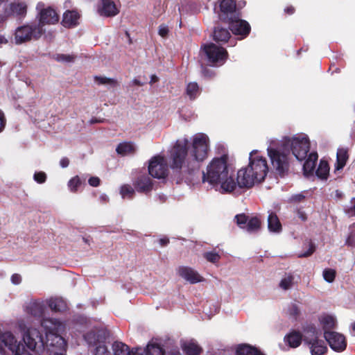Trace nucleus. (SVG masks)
<instances>
[{
  "label": "nucleus",
  "instance_id": "obj_23",
  "mask_svg": "<svg viewBox=\"0 0 355 355\" xmlns=\"http://www.w3.org/2000/svg\"><path fill=\"white\" fill-rule=\"evenodd\" d=\"M306 159L303 164V171L305 175H311L313 174L315 163L318 160V154L315 152H311L307 155Z\"/></svg>",
  "mask_w": 355,
  "mask_h": 355
},
{
  "label": "nucleus",
  "instance_id": "obj_28",
  "mask_svg": "<svg viewBox=\"0 0 355 355\" xmlns=\"http://www.w3.org/2000/svg\"><path fill=\"white\" fill-rule=\"evenodd\" d=\"M79 14L74 10L66 11L63 15L62 24L64 27H71L77 25Z\"/></svg>",
  "mask_w": 355,
  "mask_h": 355
},
{
  "label": "nucleus",
  "instance_id": "obj_12",
  "mask_svg": "<svg viewBox=\"0 0 355 355\" xmlns=\"http://www.w3.org/2000/svg\"><path fill=\"white\" fill-rule=\"evenodd\" d=\"M225 21L229 23L230 28L232 33L241 35V39L249 34L250 30L249 24L246 21L239 19L236 15L233 17H230Z\"/></svg>",
  "mask_w": 355,
  "mask_h": 355
},
{
  "label": "nucleus",
  "instance_id": "obj_38",
  "mask_svg": "<svg viewBox=\"0 0 355 355\" xmlns=\"http://www.w3.org/2000/svg\"><path fill=\"white\" fill-rule=\"evenodd\" d=\"M85 182V178L76 175L69 180L67 187L71 192L76 193L78 191V188L84 184Z\"/></svg>",
  "mask_w": 355,
  "mask_h": 355
},
{
  "label": "nucleus",
  "instance_id": "obj_6",
  "mask_svg": "<svg viewBox=\"0 0 355 355\" xmlns=\"http://www.w3.org/2000/svg\"><path fill=\"white\" fill-rule=\"evenodd\" d=\"M113 355H165V351L157 339H152L145 347H136L131 350L125 343L115 341L112 345Z\"/></svg>",
  "mask_w": 355,
  "mask_h": 355
},
{
  "label": "nucleus",
  "instance_id": "obj_4",
  "mask_svg": "<svg viewBox=\"0 0 355 355\" xmlns=\"http://www.w3.org/2000/svg\"><path fill=\"white\" fill-rule=\"evenodd\" d=\"M227 155L214 157L208 164L206 173H202V181L210 184H220L221 193H231L236 187L237 183L229 174Z\"/></svg>",
  "mask_w": 355,
  "mask_h": 355
},
{
  "label": "nucleus",
  "instance_id": "obj_3",
  "mask_svg": "<svg viewBox=\"0 0 355 355\" xmlns=\"http://www.w3.org/2000/svg\"><path fill=\"white\" fill-rule=\"evenodd\" d=\"M19 330L22 334V340H17L10 331H0V354L9 352L12 355H31V352L40 353L44 348L45 340L42 333L36 328L29 327L25 320L17 322Z\"/></svg>",
  "mask_w": 355,
  "mask_h": 355
},
{
  "label": "nucleus",
  "instance_id": "obj_39",
  "mask_svg": "<svg viewBox=\"0 0 355 355\" xmlns=\"http://www.w3.org/2000/svg\"><path fill=\"white\" fill-rule=\"evenodd\" d=\"M135 193V189L129 184H123L120 188V194L123 199H132Z\"/></svg>",
  "mask_w": 355,
  "mask_h": 355
},
{
  "label": "nucleus",
  "instance_id": "obj_48",
  "mask_svg": "<svg viewBox=\"0 0 355 355\" xmlns=\"http://www.w3.org/2000/svg\"><path fill=\"white\" fill-rule=\"evenodd\" d=\"M345 211L349 216H355V197L352 198L351 205L345 208Z\"/></svg>",
  "mask_w": 355,
  "mask_h": 355
},
{
  "label": "nucleus",
  "instance_id": "obj_9",
  "mask_svg": "<svg viewBox=\"0 0 355 355\" xmlns=\"http://www.w3.org/2000/svg\"><path fill=\"white\" fill-rule=\"evenodd\" d=\"M44 33V28L37 24H27L18 27L15 32V42L21 44L31 40L39 39Z\"/></svg>",
  "mask_w": 355,
  "mask_h": 355
},
{
  "label": "nucleus",
  "instance_id": "obj_57",
  "mask_svg": "<svg viewBox=\"0 0 355 355\" xmlns=\"http://www.w3.org/2000/svg\"><path fill=\"white\" fill-rule=\"evenodd\" d=\"M8 43V40L5 37V35L0 34V47L4 44H7Z\"/></svg>",
  "mask_w": 355,
  "mask_h": 355
},
{
  "label": "nucleus",
  "instance_id": "obj_16",
  "mask_svg": "<svg viewBox=\"0 0 355 355\" xmlns=\"http://www.w3.org/2000/svg\"><path fill=\"white\" fill-rule=\"evenodd\" d=\"M97 12L101 16L113 17L119 12V9L113 0H101Z\"/></svg>",
  "mask_w": 355,
  "mask_h": 355
},
{
  "label": "nucleus",
  "instance_id": "obj_15",
  "mask_svg": "<svg viewBox=\"0 0 355 355\" xmlns=\"http://www.w3.org/2000/svg\"><path fill=\"white\" fill-rule=\"evenodd\" d=\"M46 345L55 347L58 350L53 352V355H64L67 349V342L60 334H51L46 338Z\"/></svg>",
  "mask_w": 355,
  "mask_h": 355
},
{
  "label": "nucleus",
  "instance_id": "obj_55",
  "mask_svg": "<svg viewBox=\"0 0 355 355\" xmlns=\"http://www.w3.org/2000/svg\"><path fill=\"white\" fill-rule=\"evenodd\" d=\"M69 164V160L67 157H62L60 161V165L62 168H67Z\"/></svg>",
  "mask_w": 355,
  "mask_h": 355
},
{
  "label": "nucleus",
  "instance_id": "obj_19",
  "mask_svg": "<svg viewBox=\"0 0 355 355\" xmlns=\"http://www.w3.org/2000/svg\"><path fill=\"white\" fill-rule=\"evenodd\" d=\"M178 273L181 277L191 284H196L203 281V277L196 270L190 267H180Z\"/></svg>",
  "mask_w": 355,
  "mask_h": 355
},
{
  "label": "nucleus",
  "instance_id": "obj_22",
  "mask_svg": "<svg viewBox=\"0 0 355 355\" xmlns=\"http://www.w3.org/2000/svg\"><path fill=\"white\" fill-rule=\"evenodd\" d=\"M135 187L136 189L139 192H149L153 189L152 180L149 176L146 175H141L135 182Z\"/></svg>",
  "mask_w": 355,
  "mask_h": 355
},
{
  "label": "nucleus",
  "instance_id": "obj_60",
  "mask_svg": "<svg viewBox=\"0 0 355 355\" xmlns=\"http://www.w3.org/2000/svg\"><path fill=\"white\" fill-rule=\"evenodd\" d=\"M3 0H0V3H1ZM6 21V15H2L0 14V26H1Z\"/></svg>",
  "mask_w": 355,
  "mask_h": 355
},
{
  "label": "nucleus",
  "instance_id": "obj_17",
  "mask_svg": "<svg viewBox=\"0 0 355 355\" xmlns=\"http://www.w3.org/2000/svg\"><path fill=\"white\" fill-rule=\"evenodd\" d=\"M59 20V16L55 10L48 8L43 9L40 12L39 23L37 26L42 27L46 24H54Z\"/></svg>",
  "mask_w": 355,
  "mask_h": 355
},
{
  "label": "nucleus",
  "instance_id": "obj_61",
  "mask_svg": "<svg viewBox=\"0 0 355 355\" xmlns=\"http://www.w3.org/2000/svg\"><path fill=\"white\" fill-rule=\"evenodd\" d=\"M158 80V78L157 76L155 75H152L150 76V84H153L154 83H156L157 81Z\"/></svg>",
  "mask_w": 355,
  "mask_h": 355
},
{
  "label": "nucleus",
  "instance_id": "obj_10",
  "mask_svg": "<svg viewBox=\"0 0 355 355\" xmlns=\"http://www.w3.org/2000/svg\"><path fill=\"white\" fill-rule=\"evenodd\" d=\"M149 174L157 179L166 177L168 174V166L163 156L157 155L151 158L148 165Z\"/></svg>",
  "mask_w": 355,
  "mask_h": 355
},
{
  "label": "nucleus",
  "instance_id": "obj_54",
  "mask_svg": "<svg viewBox=\"0 0 355 355\" xmlns=\"http://www.w3.org/2000/svg\"><path fill=\"white\" fill-rule=\"evenodd\" d=\"M6 125V119L3 113L0 111V132L3 130Z\"/></svg>",
  "mask_w": 355,
  "mask_h": 355
},
{
  "label": "nucleus",
  "instance_id": "obj_32",
  "mask_svg": "<svg viewBox=\"0 0 355 355\" xmlns=\"http://www.w3.org/2000/svg\"><path fill=\"white\" fill-rule=\"evenodd\" d=\"M302 334L297 331H292L284 337V341L291 347H297L302 342Z\"/></svg>",
  "mask_w": 355,
  "mask_h": 355
},
{
  "label": "nucleus",
  "instance_id": "obj_14",
  "mask_svg": "<svg viewBox=\"0 0 355 355\" xmlns=\"http://www.w3.org/2000/svg\"><path fill=\"white\" fill-rule=\"evenodd\" d=\"M27 11V6L25 2L16 1L10 3L4 10L2 15H6V20L9 16H12L18 19H23Z\"/></svg>",
  "mask_w": 355,
  "mask_h": 355
},
{
  "label": "nucleus",
  "instance_id": "obj_64",
  "mask_svg": "<svg viewBox=\"0 0 355 355\" xmlns=\"http://www.w3.org/2000/svg\"><path fill=\"white\" fill-rule=\"evenodd\" d=\"M245 1H240L238 4L236 5V6H238L239 8H243V6H245Z\"/></svg>",
  "mask_w": 355,
  "mask_h": 355
},
{
  "label": "nucleus",
  "instance_id": "obj_5",
  "mask_svg": "<svg viewBox=\"0 0 355 355\" xmlns=\"http://www.w3.org/2000/svg\"><path fill=\"white\" fill-rule=\"evenodd\" d=\"M268 172V166L265 157L258 150L250 153L248 166L242 168L237 173V185L240 188H250L255 183L262 182Z\"/></svg>",
  "mask_w": 355,
  "mask_h": 355
},
{
  "label": "nucleus",
  "instance_id": "obj_49",
  "mask_svg": "<svg viewBox=\"0 0 355 355\" xmlns=\"http://www.w3.org/2000/svg\"><path fill=\"white\" fill-rule=\"evenodd\" d=\"M305 198L304 195L301 193H297L291 196L288 200L290 202H300Z\"/></svg>",
  "mask_w": 355,
  "mask_h": 355
},
{
  "label": "nucleus",
  "instance_id": "obj_21",
  "mask_svg": "<svg viewBox=\"0 0 355 355\" xmlns=\"http://www.w3.org/2000/svg\"><path fill=\"white\" fill-rule=\"evenodd\" d=\"M305 341L309 343L311 355H324L327 351V347L323 340L316 338L309 340L305 338Z\"/></svg>",
  "mask_w": 355,
  "mask_h": 355
},
{
  "label": "nucleus",
  "instance_id": "obj_8",
  "mask_svg": "<svg viewBox=\"0 0 355 355\" xmlns=\"http://www.w3.org/2000/svg\"><path fill=\"white\" fill-rule=\"evenodd\" d=\"M200 55L208 65L220 67L227 60L228 53L225 48L211 42L201 46Z\"/></svg>",
  "mask_w": 355,
  "mask_h": 355
},
{
  "label": "nucleus",
  "instance_id": "obj_52",
  "mask_svg": "<svg viewBox=\"0 0 355 355\" xmlns=\"http://www.w3.org/2000/svg\"><path fill=\"white\" fill-rule=\"evenodd\" d=\"M88 182L90 186L96 187L99 186L101 180L98 177H91L89 179Z\"/></svg>",
  "mask_w": 355,
  "mask_h": 355
},
{
  "label": "nucleus",
  "instance_id": "obj_50",
  "mask_svg": "<svg viewBox=\"0 0 355 355\" xmlns=\"http://www.w3.org/2000/svg\"><path fill=\"white\" fill-rule=\"evenodd\" d=\"M314 250H315L314 245L312 243H310L309 245V249L304 252L298 254V257H300V258L308 257L313 253Z\"/></svg>",
  "mask_w": 355,
  "mask_h": 355
},
{
  "label": "nucleus",
  "instance_id": "obj_51",
  "mask_svg": "<svg viewBox=\"0 0 355 355\" xmlns=\"http://www.w3.org/2000/svg\"><path fill=\"white\" fill-rule=\"evenodd\" d=\"M168 27L165 24H161L159 26L158 33L162 37H166L168 33Z\"/></svg>",
  "mask_w": 355,
  "mask_h": 355
},
{
  "label": "nucleus",
  "instance_id": "obj_63",
  "mask_svg": "<svg viewBox=\"0 0 355 355\" xmlns=\"http://www.w3.org/2000/svg\"><path fill=\"white\" fill-rule=\"evenodd\" d=\"M132 83H133L134 85H139V86L143 85V83H141V82H140L139 80H137V79H134V80H132Z\"/></svg>",
  "mask_w": 355,
  "mask_h": 355
},
{
  "label": "nucleus",
  "instance_id": "obj_62",
  "mask_svg": "<svg viewBox=\"0 0 355 355\" xmlns=\"http://www.w3.org/2000/svg\"><path fill=\"white\" fill-rule=\"evenodd\" d=\"M285 12L289 15H291L294 12V8L293 7H287L285 8Z\"/></svg>",
  "mask_w": 355,
  "mask_h": 355
},
{
  "label": "nucleus",
  "instance_id": "obj_53",
  "mask_svg": "<svg viewBox=\"0 0 355 355\" xmlns=\"http://www.w3.org/2000/svg\"><path fill=\"white\" fill-rule=\"evenodd\" d=\"M11 282L13 284L18 285L21 282V277L19 274H13L11 276Z\"/></svg>",
  "mask_w": 355,
  "mask_h": 355
},
{
  "label": "nucleus",
  "instance_id": "obj_45",
  "mask_svg": "<svg viewBox=\"0 0 355 355\" xmlns=\"http://www.w3.org/2000/svg\"><path fill=\"white\" fill-rule=\"evenodd\" d=\"M33 179L38 184H43L46 180V174L43 171L35 172Z\"/></svg>",
  "mask_w": 355,
  "mask_h": 355
},
{
  "label": "nucleus",
  "instance_id": "obj_30",
  "mask_svg": "<svg viewBox=\"0 0 355 355\" xmlns=\"http://www.w3.org/2000/svg\"><path fill=\"white\" fill-rule=\"evenodd\" d=\"M230 37V33L227 28L220 26L215 27L213 32V38L218 42H226Z\"/></svg>",
  "mask_w": 355,
  "mask_h": 355
},
{
  "label": "nucleus",
  "instance_id": "obj_34",
  "mask_svg": "<svg viewBox=\"0 0 355 355\" xmlns=\"http://www.w3.org/2000/svg\"><path fill=\"white\" fill-rule=\"evenodd\" d=\"M348 159L347 151L346 149L340 148L337 151V159L335 165L336 171L342 169L346 164Z\"/></svg>",
  "mask_w": 355,
  "mask_h": 355
},
{
  "label": "nucleus",
  "instance_id": "obj_37",
  "mask_svg": "<svg viewBox=\"0 0 355 355\" xmlns=\"http://www.w3.org/2000/svg\"><path fill=\"white\" fill-rule=\"evenodd\" d=\"M329 172V168L327 162L324 160H320L319 166L315 171L316 175L320 179L325 180L327 178Z\"/></svg>",
  "mask_w": 355,
  "mask_h": 355
},
{
  "label": "nucleus",
  "instance_id": "obj_27",
  "mask_svg": "<svg viewBox=\"0 0 355 355\" xmlns=\"http://www.w3.org/2000/svg\"><path fill=\"white\" fill-rule=\"evenodd\" d=\"M268 228L270 232L279 234L282 226L279 218L274 212H270L268 217Z\"/></svg>",
  "mask_w": 355,
  "mask_h": 355
},
{
  "label": "nucleus",
  "instance_id": "obj_24",
  "mask_svg": "<svg viewBox=\"0 0 355 355\" xmlns=\"http://www.w3.org/2000/svg\"><path fill=\"white\" fill-rule=\"evenodd\" d=\"M318 320L324 330V333L325 331L334 329L336 326V318L333 315L322 313L319 316Z\"/></svg>",
  "mask_w": 355,
  "mask_h": 355
},
{
  "label": "nucleus",
  "instance_id": "obj_13",
  "mask_svg": "<svg viewBox=\"0 0 355 355\" xmlns=\"http://www.w3.org/2000/svg\"><path fill=\"white\" fill-rule=\"evenodd\" d=\"M41 325L46 331V338L51 334H61L65 329V325L62 322L53 318H42Z\"/></svg>",
  "mask_w": 355,
  "mask_h": 355
},
{
  "label": "nucleus",
  "instance_id": "obj_46",
  "mask_svg": "<svg viewBox=\"0 0 355 355\" xmlns=\"http://www.w3.org/2000/svg\"><path fill=\"white\" fill-rule=\"evenodd\" d=\"M351 232L347 236L345 243L347 245L353 246L355 245V225L350 227Z\"/></svg>",
  "mask_w": 355,
  "mask_h": 355
},
{
  "label": "nucleus",
  "instance_id": "obj_41",
  "mask_svg": "<svg viewBox=\"0 0 355 355\" xmlns=\"http://www.w3.org/2000/svg\"><path fill=\"white\" fill-rule=\"evenodd\" d=\"M95 82L98 85H109L111 86H114L116 83V80L112 78L104 77V76H95L94 77Z\"/></svg>",
  "mask_w": 355,
  "mask_h": 355
},
{
  "label": "nucleus",
  "instance_id": "obj_59",
  "mask_svg": "<svg viewBox=\"0 0 355 355\" xmlns=\"http://www.w3.org/2000/svg\"><path fill=\"white\" fill-rule=\"evenodd\" d=\"M109 200L108 196L106 194H102L100 196V200L103 202H106Z\"/></svg>",
  "mask_w": 355,
  "mask_h": 355
},
{
  "label": "nucleus",
  "instance_id": "obj_7",
  "mask_svg": "<svg viewBox=\"0 0 355 355\" xmlns=\"http://www.w3.org/2000/svg\"><path fill=\"white\" fill-rule=\"evenodd\" d=\"M109 336V332L105 325L97 322L93 325L89 331L84 335V339L89 347L94 353V355H106L107 347L106 340Z\"/></svg>",
  "mask_w": 355,
  "mask_h": 355
},
{
  "label": "nucleus",
  "instance_id": "obj_35",
  "mask_svg": "<svg viewBox=\"0 0 355 355\" xmlns=\"http://www.w3.org/2000/svg\"><path fill=\"white\" fill-rule=\"evenodd\" d=\"M200 94V89L197 83H189L186 88V94L191 100L196 99Z\"/></svg>",
  "mask_w": 355,
  "mask_h": 355
},
{
  "label": "nucleus",
  "instance_id": "obj_1",
  "mask_svg": "<svg viewBox=\"0 0 355 355\" xmlns=\"http://www.w3.org/2000/svg\"><path fill=\"white\" fill-rule=\"evenodd\" d=\"M190 140V144L187 138L178 140L171 150L170 166L176 173L178 183L193 184L210 150L209 138L206 134L196 133Z\"/></svg>",
  "mask_w": 355,
  "mask_h": 355
},
{
  "label": "nucleus",
  "instance_id": "obj_31",
  "mask_svg": "<svg viewBox=\"0 0 355 355\" xmlns=\"http://www.w3.org/2000/svg\"><path fill=\"white\" fill-rule=\"evenodd\" d=\"M45 304L43 301L35 300L30 304L29 313L34 317L40 318L43 315Z\"/></svg>",
  "mask_w": 355,
  "mask_h": 355
},
{
  "label": "nucleus",
  "instance_id": "obj_26",
  "mask_svg": "<svg viewBox=\"0 0 355 355\" xmlns=\"http://www.w3.org/2000/svg\"><path fill=\"white\" fill-rule=\"evenodd\" d=\"M137 149V146L134 143L125 141L119 144L117 146L116 150L118 154L122 156H128L134 155L136 153Z\"/></svg>",
  "mask_w": 355,
  "mask_h": 355
},
{
  "label": "nucleus",
  "instance_id": "obj_47",
  "mask_svg": "<svg viewBox=\"0 0 355 355\" xmlns=\"http://www.w3.org/2000/svg\"><path fill=\"white\" fill-rule=\"evenodd\" d=\"M300 311L296 304H291L288 306V313L293 317V318H296V317L299 315Z\"/></svg>",
  "mask_w": 355,
  "mask_h": 355
},
{
  "label": "nucleus",
  "instance_id": "obj_36",
  "mask_svg": "<svg viewBox=\"0 0 355 355\" xmlns=\"http://www.w3.org/2000/svg\"><path fill=\"white\" fill-rule=\"evenodd\" d=\"M261 227V222L257 217H252L249 219L245 228L244 230L250 234L255 233L258 232Z\"/></svg>",
  "mask_w": 355,
  "mask_h": 355
},
{
  "label": "nucleus",
  "instance_id": "obj_58",
  "mask_svg": "<svg viewBox=\"0 0 355 355\" xmlns=\"http://www.w3.org/2000/svg\"><path fill=\"white\" fill-rule=\"evenodd\" d=\"M168 241H169L168 239H167L166 237L162 238V239H159V243L162 246L166 245L168 243Z\"/></svg>",
  "mask_w": 355,
  "mask_h": 355
},
{
  "label": "nucleus",
  "instance_id": "obj_56",
  "mask_svg": "<svg viewBox=\"0 0 355 355\" xmlns=\"http://www.w3.org/2000/svg\"><path fill=\"white\" fill-rule=\"evenodd\" d=\"M297 217L301 219V220L302 221H305L307 219V217H306V214H305L304 211H302V210H297Z\"/></svg>",
  "mask_w": 355,
  "mask_h": 355
},
{
  "label": "nucleus",
  "instance_id": "obj_11",
  "mask_svg": "<svg viewBox=\"0 0 355 355\" xmlns=\"http://www.w3.org/2000/svg\"><path fill=\"white\" fill-rule=\"evenodd\" d=\"M324 337L334 352L340 353L346 349L347 341L343 334L336 331H325Z\"/></svg>",
  "mask_w": 355,
  "mask_h": 355
},
{
  "label": "nucleus",
  "instance_id": "obj_29",
  "mask_svg": "<svg viewBox=\"0 0 355 355\" xmlns=\"http://www.w3.org/2000/svg\"><path fill=\"white\" fill-rule=\"evenodd\" d=\"M46 304L52 311L55 312L63 311L67 309L65 301L60 297H51L46 300Z\"/></svg>",
  "mask_w": 355,
  "mask_h": 355
},
{
  "label": "nucleus",
  "instance_id": "obj_18",
  "mask_svg": "<svg viewBox=\"0 0 355 355\" xmlns=\"http://www.w3.org/2000/svg\"><path fill=\"white\" fill-rule=\"evenodd\" d=\"M221 14L220 17L226 20L236 15V4L234 0H218Z\"/></svg>",
  "mask_w": 355,
  "mask_h": 355
},
{
  "label": "nucleus",
  "instance_id": "obj_42",
  "mask_svg": "<svg viewBox=\"0 0 355 355\" xmlns=\"http://www.w3.org/2000/svg\"><path fill=\"white\" fill-rule=\"evenodd\" d=\"M324 279L329 282L331 283L334 281L336 277V271L331 268H326L323 270L322 272Z\"/></svg>",
  "mask_w": 355,
  "mask_h": 355
},
{
  "label": "nucleus",
  "instance_id": "obj_33",
  "mask_svg": "<svg viewBox=\"0 0 355 355\" xmlns=\"http://www.w3.org/2000/svg\"><path fill=\"white\" fill-rule=\"evenodd\" d=\"M297 282L296 277L292 273H286L279 282V286L282 290L291 289Z\"/></svg>",
  "mask_w": 355,
  "mask_h": 355
},
{
  "label": "nucleus",
  "instance_id": "obj_43",
  "mask_svg": "<svg viewBox=\"0 0 355 355\" xmlns=\"http://www.w3.org/2000/svg\"><path fill=\"white\" fill-rule=\"evenodd\" d=\"M249 219L250 218L245 214H238L235 216L237 225L243 230L245 228V225H247Z\"/></svg>",
  "mask_w": 355,
  "mask_h": 355
},
{
  "label": "nucleus",
  "instance_id": "obj_25",
  "mask_svg": "<svg viewBox=\"0 0 355 355\" xmlns=\"http://www.w3.org/2000/svg\"><path fill=\"white\" fill-rule=\"evenodd\" d=\"M181 347L187 355H198L202 352V349L193 340L181 342Z\"/></svg>",
  "mask_w": 355,
  "mask_h": 355
},
{
  "label": "nucleus",
  "instance_id": "obj_20",
  "mask_svg": "<svg viewBox=\"0 0 355 355\" xmlns=\"http://www.w3.org/2000/svg\"><path fill=\"white\" fill-rule=\"evenodd\" d=\"M232 349L236 355H264L259 348L247 343L235 345Z\"/></svg>",
  "mask_w": 355,
  "mask_h": 355
},
{
  "label": "nucleus",
  "instance_id": "obj_2",
  "mask_svg": "<svg viewBox=\"0 0 355 355\" xmlns=\"http://www.w3.org/2000/svg\"><path fill=\"white\" fill-rule=\"evenodd\" d=\"M309 149L308 136L301 133L292 137H284L281 141H271L267 151L276 172L283 176L288 170L291 153L298 161L302 162L306 158Z\"/></svg>",
  "mask_w": 355,
  "mask_h": 355
},
{
  "label": "nucleus",
  "instance_id": "obj_40",
  "mask_svg": "<svg viewBox=\"0 0 355 355\" xmlns=\"http://www.w3.org/2000/svg\"><path fill=\"white\" fill-rule=\"evenodd\" d=\"M203 257L209 262L216 263L220 259V255L215 250L203 253Z\"/></svg>",
  "mask_w": 355,
  "mask_h": 355
},
{
  "label": "nucleus",
  "instance_id": "obj_44",
  "mask_svg": "<svg viewBox=\"0 0 355 355\" xmlns=\"http://www.w3.org/2000/svg\"><path fill=\"white\" fill-rule=\"evenodd\" d=\"M55 59L61 62H72L75 60V56L72 55L57 54Z\"/></svg>",
  "mask_w": 355,
  "mask_h": 355
}]
</instances>
